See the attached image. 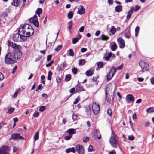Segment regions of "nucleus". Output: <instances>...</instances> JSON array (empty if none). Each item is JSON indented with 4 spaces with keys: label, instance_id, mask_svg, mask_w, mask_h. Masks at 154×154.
<instances>
[{
    "label": "nucleus",
    "instance_id": "nucleus-1",
    "mask_svg": "<svg viewBox=\"0 0 154 154\" xmlns=\"http://www.w3.org/2000/svg\"><path fill=\"white\" fill-rule=\"evenodd\" d=\"M109 142L111 146L113 148H117L120 147L118 137L112 130V134L110 138Z\"/></svg>",
    "mask_w": 154,
    "mask_h": 154
},
{
    "label": "nucleus",
    "instance_id": "nucleus-2",
    "mask_svg": "<svg viewBox=\"0 0 154 154\" xmlns=\"http://www.w3.org/2000/svg\"><path fill=\"white\" fill-rule=\"evenodd\" d=\"M115 91H113L111 95H110L109 93H107V89H105L106 98L107 102L109 104L113 103L114 100V94Z\"/></svg>",
    "mask_w": 154,
    "mask_h": 154
},
{
    "label": "nucleus",
    "instance_id": "nucleus-3",
    "mask_svg": "<svg viewBox=\"0 0 154 154\" xmlns=\"http://www.w3.org/2000/svg\"><path fill=\"white\" fill-rule=\"evenodd\" d=\"M31 27H32L29 24H25L19 28L18 30V32L22 34H25L26 30L29 29L30 28H31Z\"/></svg>",
    "mask_w": 154,
    "mask_h": 154
},
{
    "label": "nucleus",
    "instance_id": "nucleus-4",
    "mask_svg": "<svg viewBox=\"0 0 154 154\" xmlns=\"http://www.w3.org/2000/svg\"><path fill=\"white\" fill-rule=\"evenodd\" d=\"M23 36L19 33L14 34L13 36V39L15 42H20L24 41L25 39L23 38Z\"/></svg>",
    "mask_w": 154,
    "mask_h": 154
},
{
    "label": "nucleus",
    "instance_id": "nucleus-5",
    "mask_svg": "<svg viewBox=\"0 0 154 154\" xmlns=\"http://www.w3.org/2000/svg\"><path fill=\"white\" fill-rule=\"evenodd\" d=\"M100 109V106L96 102H94L92 105V109L94 113L97 114L99 112Z\"/></svg>",
    "mask_w": 154,
    "mask_h": 154
},
{
    "label": "nucleus",
    "instance_id": "nucleus-6",
    "mask_svg": "<svg viewBox=\"0 0 154 154\" xmlns=\"http://www.w3.org/2000/svg\"><path fill=\"white\" fill-rule=\"evenodd\" d=\"M29 20L35 26L38 27L39 26V22L38 21L37 17L36 15H35L34 17L30 18Z\"/></svg>",
    "mask_w": 154,
    "mask_h": 154
},
{
    "label": "nucleus",
    "instance_id": "nucleus-7",
    "mask_svg": "<svg viewBox=\"0 0 154 154\" xmlns=\"http://www.w3.org/2000/svg\"><path fill=\"white\" fill-rule=\"evenodd\" d=\"M34 32V30L32 27H31L26 30L25 34H23L24 37H29L31 35H32Z\"/></svg>",
    "mask_w": 154,
    "mask_h": 154
},
{
    "label": "nucleus",
    "instance_id": "nucleus-8",
    "mask_svg": "<svg viewBox=\"0 0 154 154\" xmlns=\"http://www.w3.org/2000/svg\"><path fill=\"white\" fill-rule=\"evenodd\" d=\"M92 135L93 138L94 139L97 138L99 139L101 138V135L98 130H94L92 132Z\"/></svg>",
    "mask_w": 154,
    "mask_h": 154
},
{
    "label": "nucleus",
    "instance_id": "nucleus-9",
    "mask_svg": "<svg viewBox=\"0 0 154 154\" xmlns=\"http://www.w3.org/2000/svg\"><path fill=\"white\" fill-rule=\"evenodd\" d=\"M139 64L142 69H144L146 71L149 70V66L147 63L141 61L139 62Z\"/></svg>",
    "mask_w": 154,
    "mask_h": 154
},
{
    "label": "nucleus",
    "instance_id": "nucleus-10",
    "mask_svg": "<svg viewBox=\"0 0 154 154\" xmlns=\"http://www.w3.org/2000/svg\"><path fill=\"white\" fill-rule=\"evenodd\" d=\"M8 147L7 146H3L0 148V154H9L8 151Z\"/></svg>",
    "mask_w": 154,
    "mask_h": 154
},
{
    "label": "nucleus",
    "instance_id": "nucleus-11",
    "mask_svg": "<svg viewBox=\"0 0 154 154\" xmlns=\"http://www.w3.org/2000/svg\"><path fill=\"white\" fill-rule=\"evenodd\" d=\"M130 29V27L128 26L123 32L125 36L128 39L130 38L131 36Z\"/></svg>",
    "mask_w": 154,
    "mask_h": 154
},
{
    "label": "nucleus",
    "instance_id": "nucleus-12",
    "mask_svg": "<svg viewBox=\"0 0 154 154\" xmlns=\"http://www.w3.org/2000/svg\"><path fill=\"white\" fill-rule=\"evenodd\" d=\"M17 62L14 60H11L9 57L5 56V63L6 64H12Z\"/></svg>",
    "mask_w": 154,
    "mask_h": 154
},
{
    "label": "nucleus",
    "instance_id": "nucleus-13",
    "mask_svg": "<svg viewBox=\"0 0 154 154\" xmlns=\"http://www.w3.org/2000/svg\"><path fill=\"white\" fill-rule=\"evenodd\" d=\"M76 148L78 153L79 154H84V149L83 146L79 145H77L76 146Z\"/></svg>",
    "mask_w": 154,
    "mask_h": 154
},
{
    "label": "nucleus",
    "instance_id": "nucleus-14",
    "mask_svg": "<svg viewBox=\"0 0 154 154\" xmlns=\"http://www.w3.org/2000/svg\"><path fill=\"white\" fill-rule=\"evenodd\" d=\"M11 139L14 140H19L23 139V137L20 136L19 134H13L11 137Z\"/></svg>",
    "mask_w": 154,
    "mask_h": 154
},
{
    "label": "nucleus",
    "instance_id": "nucleus-15",
    "mask_svg": "<svg viewBox=\"0 0 154 154\" xmlns=\"http://www.w3.org/2000/svg\"><path fill=\"white\" fill-rule=\"evenodd\" d=\"M117 40L119 47L121 48H124L125 46V41L124 40L121 38H119L117 39Z\"/></svg>",
    "mask_w": 154,
    "mask_h": 154
},
{
    "label": "nucleus",
    "instance_id": "nucleus-16",
    "mask_svg": "<svg viewBox=\"0 0 154 154\" xmlns=\"http://www.w3.org/2000/svg\"><path fill=\"white\" fill-rule=\"evenodd\" d=\"M126 100L127 102H133L135 100V98L132 95L128 94L126 96Z\"/></svg>",
    "mask_w": 154,
    "mask_h": 154
},
{
    "label": "nucleus",
    "instance_id": "nucleus-17",
    "mask_svg": "<svg viewBox=\"0 0 154 154\" xmlns=\"http://www.w3.org/2000/svg\"><path fill=\"white\" fill-rule=\"evenodd\" d=\"M79 7L80 8H78L77 13L80 15L83 14L85 12V9L82 5H80Z\"/></svg>",
    "mask_w": 154,
    "mask_h": 154
},
{
    "label": "nucleus",
    "instance_id": "nucleus-18",
    "mask_svg": "<svg viewBox=\"0 0 154 154\" xmlns=\"http://www.w3.org/2000/svg\"><path fill=\"white\" fill-rule=\"evenodd\" d=\"M111 57H116L115 55L114 54H113L112 53L110 52L108 54V55L107 56H104L103 58L105 59V60L106 61H108L109 60V59Z\"/></svg>",
    "mask_w": 154,
    "mask_h": 154
},
{
    "label": "nucleus",
    "instance_id": "nucleus-19",
    "mask_svg": "<svg viewBox=\"0 0 154 154\" xmlns=\"http://www.w3.org/2000/svg\"><path fill=\"white\" fill-rule=\"evenodd\" d=\"M22 56V54L20 51L14 53V57L15 59H20Z\"/></svg>",
    "mask_w": 154,
    "mask_h": 154
},
{
    "label": "nucleus",
    "instance_id": "nucleus-20",
    "mask_svg": "<svg viewBox=\"0 0 154 154\" xmlns=\"http://www.w3.org/2000/svg\"><path fill=\"white\" fill-rule=\"evenodd\" d=\"M85 110L88 116H90L91 113V110L90 105H88L86 106L85 108Z\"/></svg>",
    "mask_w": 154,
    "mask_h": 154
},
{
    "label": "nucleus",
    "instance_id": "nucleus-21",
    "mask_svg": "<svg viewBox=\"0 0 154 154\" xmlns=\"http://www.w3.org/2000/svg\"><path fill=\"white\" fill-rule=\"evenodd\" d=\"M117 48V45L116 43L114 42L111 43L110 48L113 51H115Z\"/></svg>",
    "mask_w": 154,
    "mask_h": 154
},
{
    "label": "nucleus",
    "instance_id": "nucleus-22",
    "mask_svg": "<svg viewBox=\"0 0 154 154\" xmlns=\"http://www.w3.org/2000/svg\"><path fill=\"white\" fill-rule=\"evenodd\" d=\"M116 68L114 67H112L109 70V72L111 73V75H112V76H114L116 73Z\"/></svg>",
    "mask_w": 154,
    "mask_h": 154
},
{
    "label": "nucleus",
    "instance_id": "nucleus-23",
    "mask_svg": "<svg viewBox=\"0 0 154 154\" xmlns=\"http://www.w3.org/2000/svg\"><path fill=\"white\" fill-rule=\"evenodd\" d=\"M5 56L9 57L11 60H14V53L13 52H8Z\"/></svg>",
    "mask_w": 154,
    "mask_h": 154
},
{
    "label": "nucleus",
    "instance_id": "nucleus-24",
    "mask_svg": "<svg viewBox=\"0 0 154 154\" xmlns=\"http://www.w3.org/2000/svg\"><path fill=\"white\" fill-rule=\"evenodd\" d=\"M66 132L69 135H72L76 133V130L74 129H69L66 131Z\"/></svg>",
    "mask_w": 154,
    "mask_h": 154
},
{
    "label": "nucleus",
    "instance_id": "nucleus-25",
    "mask_svg": "<svg viewBox=\"0 0 154 154\" xmlns=\"http://www.w3.org/2000/svg\"><path fill=\"white\" fill-rule=\"evenodd\" d=\"M122 6L121 5H117L115 8V11L117 12H119L122 11Z\"/></svg>",
    "mask_w": 154,
    "mask_h": 154
},
{
    "label": "nucleus",
    "instance_id": "nucleus-26",
    "mask_svg": "<svg viewBox=\"0 0 154 154\" xmlns=\"http://www.w3.org/2000/svg\"><path fill=\"white\" fill-rule=\"evenodd\" d=\"M65 152L66 153H69L71 152L75 153V148L74 147H72L67 149L66 150Z\"/></svg>",
    "mask_w": 154,
    "mask_h": 154
},
{
    "label": "nucleus",
    "instance_id": "nucleus-27",
    "mask_svg": "<svg viewBox=\"0 0 154 154\" xmlns=\"http://www.w3.org/2000/svg\"><path fill=\"white\" fill-rule=\"evenodd\" d=\"M12 5H14L15 6H18L20 4V2L19 0L16 1H13L11 3Z\"/></svg>",
    "mask_w": 154,
    "mask_h": 154
},
{
    "label": "nucleus",
    "instance_id": "nucleus-28",
    "mask_svg": "<svg viewBox=\"0 0 154 154\" xmlns=\"http://www.w3.org/2000/svg\"><path fill=\"white\" fill-rule=\"evenodd\" d=\"M85 60L83 59H81L79 60V66L83 65L86 63Z\"/></svg>",
    "mask_w": 154,
    "mask_h": 154
},
{
    "label": "nucleus",
    "instance_id": "nucleus-29",
    "mask_svg": "<svg viewBox=\"0 0 154 154\" xmlns=\"http://www.w3.org/2000/svg\"><path fill=\"white\" fill-rule=\"evenodd\" d=\"M15 109V108L13 107H11L8 109V111L6 113L9 114H11Z\"/></svg>",
    "mask_w": 154,
    "mask_h": 154
},
{
    "label": "nucleus",
    "instance_id": "nucleus-30",
    "mask_svg": "<svg viewBox=\"0 0 154 154\" xmlns=\"http://www.w3.org/2000/svg\"><path fill=\"white\" fill-rule=\"evenodd\" d=\"M34 140L35 141L37 140L39 138V132L37 131L36 132L34 136Z\"/></svg>",
    "mask_w": 154,
    "mask_h": 154
},
{
    "label": "nucleus",
    "instance_id": "nucleus-31",
    "mask_svg": "<svg viewBox=\"0 0 154 154\" xmlns=\"http://www.w3.org/2000/svg\"><path fill=\"white\" fill-rule=\"evenodd\" d=\"M73 15V13L72 11L69 12L67 14L68 18L69 19H71L72 18Z\"/></svg>",
    "mask_w": 154,
    "mask_h": 154
},
{
    "label": "nucleus",
    "instance_id": "nucleus-32",
    "mask_svg": "<svg viewBox=\"0 0 154 154\" xmlns=\"http://www.w3.org/2000/svg\"><path fill=\"white\" fill-rule=\"evenodd\" d=\"M132 11H133L132 10L130 9V10L128 12L127 16V19H129L130 18L132 14Z\"/></svg>",
    "mask_w": 154,
    "mask_h": 154
},
{
    "label": "nucleus",
    "instance_id": "nucleus-33",
    "mask_svg": "<svg viewBox=\"0 0 154 154\" xmlns=\"http://www.w3.org/2000/svg\"><path fill=\"white\" fill-rule=\"evenodd\" d=\"M113 76L111 75V73L108 72L106 75L107 80L108 81H109L110 80Z\"/></svg>",
    "mask_w": 154,
    "mask_h": 154
},
{
    "label": "nucleus",
    "instance_id": "nucleus-34",
    "mask_svg": "<svg viewBox=\"0 0 154 154\" xmlns=\"http://www.w3.org/2000/svg\"><path fill=\"white\" fill-rule=\"evenodd\" d=\"M93 74V72L90 70H87L86 72V74L87 76H91Z\"/></svg>",
    "mask_w": 154,
    "mask_h": 154
},
{
    "label": "nucleus",
    "instance_id": "nucleus-35",
    "mask_svg": "<svg viewBox=\"0 0 154 154\" xmlns=\"http://www.w3.org/2000/svg\"><path fill=\"white\" fill-rule=\"evenodd\" d=\"M116 31V28L113 26H111V28L110 30V31L112 34H114Z\"/></svg>",
    "mask_w": 154,
    "mask_h": 154
},
{
    "label": "nucleus",
    "instance_id": "nucleus-36",
    "mask_svg": "<svg viewBox=\"0 0 154 154\" xmlns=\"http://www.w3.org/2000/svg\"><path fill=\"white\" fill-rule=\"evenodd\" d=\"M140 8V7L138 5H136L135 6V8H132L131 9L132 11H136L138 10Z\"/></svg>",
    "mask_w": 154,
    "mask_h": 154
},
{
    "label": "nucleus",
    "instance_id": "nucleus-37",
    "mask_svg": "<svg viewBox=\"0 0 154 154\" xmlns=\"http://www.w3.org/2000/svg\"><path fill=\"white\" fill-rule=\"evenodd\" d=\"M12 47L18 50L19 49L20 46L17 45L15 43H13V44L12 45Z\"/></svg>",
    "mask_w": 154,
    "mask_h": 154
},
{
    "label": "nucleus",
    "instance_id": "nucleus-38",
    "mask_svg": "<svg viewBox=\"0 0 154 154\" xmlns=\"http://www.w3.org/2000/svg\"><path fill=\"white\" fill-rule=\"evenodd\" d=\"M139 29V27L138 26H137L135 29V35L136 37L138 35Z\"/></svg>",
    "mask_w": 154,
    "mask_h": 154
},
{
    "label": "nucleus",
    "instance_id": "nucleus-39",
    "mask_svg": "<svg viewBox=\"0 0 154 154\" xmlns=\"http://www.w3.org/2000/svg\"><path fill=\"white\" fill-rule=\"evenodd\" d=\"M83 87L80 85H78L76 88V91L78 92L81 91H83Z\"/></svg>",
    "mask_w": 154,
    "mask_h": 154
},
{
    "label": "nucleus",
    "instance_id": "nucleus-40",
    "mask_svg": "<svg viewBox=\"0 0 154 154\" xmlns=\"http://www.w3.org/2000/svg\"><path fill=\"white\" fill-rule=\"evenodd\" d=\"M146 111L148 113H151L154 112V108L152 107L146 109Z\"/></svg>",
    "mask_w": 154,
    "mask_h": 154
},
{
    "label": "nucleus",
    "instance_id": "nucleus-41",
    "mask_svg": "<svg viewBox=\"0 0 154 154\" xmlns=\"http://www.w3.org/2000/svg\"><path fill=\"white\" fill-rule=\"evenodd\" d=\"M101 37V40L103 41L107 40L109 38V37L105 35L104 34L102 35Z\"/></svg>",
    "mask_w": 154,
    "mask_h": 154
},
{
    "label": "nucleus",
    "instance_id": "nucleus-42",
    "mask_svg": "<svg viewBox=\"0 0 154 154\" xmlns=\"http://www.w3.org/2000/svg\"><path fill=\"white\" fill-rule=\"evenodd\" d=\"M42 12V9L41 8H38L36 12V13L40 16V14Z\"/></svg>",
    "mask_w": 154,
    "mask_h": 154
},
{
    "label": "nucleus",
    "instance_id": "nucleus-43",
    "mask_svg": "<svg viewBox=\"0 0 154 154\" xmlns=\"http://www.w3.org/2000/svg\"><path fill=\"white\" fill-rule=\"evenodd\" d=\"M52 73L51 71H49L48 72V74L47 77V79L48 80H51V76L52 75Z\"/></svg>",
    "mask_w": 154,
    "mask_h": 154
},
{
    "label": "nucleus",
    "instance_id": "nucleus-44",
    "mask_svg": "<svg viewBox=\"0 0 154 154\" xmlns=\"http://www.w3.org/2000/svg\"><path fill=\"white\" fill-rule=\"evenodd\" d=\"M71 75L70 74L66 75V76L65 80L66 81H68L70 80L71 78Z\"/></svg>",
    "mask_w": 154,
    "mask_h": 154
},
{
    "label": "nucleus",
    "instance_id": "nucleus-45",
    "mask_svg": "<svg viewBox=\"0 0 154 154\" xmlns=\"http://www.w3.org/2000/svg\"><path fill=\"white\" fill-rule=\"evenodd\" d=\"M69 55L71 56H73L74 55V53L72 49H70L69 51Z\"/></svg>",
    "mask_w": 154,
    "mask_h": 154
},
{
    "label": "nucleus",
    "instance_id": "nucleus-46",
    "mask_svg": "<svg viewBox=\"0 0 154 154\" xmlns=\"http://www.w3.org/2000/svg\"><path fill=\"white\" fill-rule=\"evenodd\" d=\"M62 48V46L61 45H58L55 49L54 50L56 51H58Z\"/></svg>",
    "mask_w": 154,
    "mask_h": 154
},
{
    "label": "nucleus",
    "instance_id": "nucleus-47",
    "mask_svg": "<svg viewBox=\"0 0 154 154\" xmlns=\"http://www.w3.org/2000/svg\"><path fill=\"white\" fill-rule=\"evenodd\" d=\"M79 40V39L77 38H75L72 39V42L73 44H75L77 42H78Z\"/></svg>",
    "mask_w": 154,
    "mask_h": 154
},
{
    "label": "nucleus",
    "instance_id": "nucleus-48",
    "mask_svg": "<svg viewBox=\"0 0 154 154\" xmlns=\"http://www.w3.org/2000/svg\"><path fill=\"white\" fill-rule=\"evenodd\" d=\"M97 66L98 68H102L103 66V63L102 62H100L97 63Z\"/></svg>",
    "mask_w": 154,
    "mask_h": 154
},
{
    "label": "nucleus",
    "instance_id": "nucleus-49",
    "mask_svg": "<svg viewBox=\"0 0 154 154\" xmlns=\"http://www.w3.org/2000/svg\"><path fill=\"white\" fill-rule=\"evenodd\" d=\"M107 113L109 116H111L112 114V109H108L107 111Z\"/></svg>",
    "mask_w": 154,
    "mask_h": 154
},
{
    "label": "nucleus",
    "instance_id": "nucleus-50",
    "mask_svg": "<svg viewBox=\"0 0 154 154\" xmlns=\"http://www.w3.org/2000/svg\"><path fill=\"white\" fill-rule=\"evenodd\" d=\"M72 135H69V136H67L65 137V140H70L72 137Z\"/></svg>",
    "mask_w": 154,
    "mask_h": 154
},
{
    "label": "nucleus",
    "instance_id": "nucleus-51",
    "mask_svg": "<svg viewBox=\"0 0 154 154\" xmlns=\"http://www.w3.org/2000/svg\"><path fill=\"white\" fill-rule=\"evenodd\" d=\"M20 91V89H18L16 91L14 95V98H15L17 97V94H18V92Z\"/></svg>",
    "mask_w": 154,
    "mask_h": 154
},
{
    "label": "nucleus",
    "instance_id": "nucleus-52",
    "mask_svg": "<svg viewBox=\"0 0 154 154\" xmlns=\"http://www.w3.org/2000/svg\"><path fill=\"white\" fill-rule=\"evenodd\" d=\"M45 109V106H41L39 109V111L40 112H43Z\"/></svg>",
    "mask_w": 154,
    "mask_h": 154
},
{
    "label": "nucleus",
    "instance_id": "nucleus-53",
    "mask_svg": "<svg viewBox=\"0 0 154 154\" xmlns=\"http://www.w3.org/2000/svg\"><path fill=\"white\" fill-rule=\"evenodd\" d=\"M69 26L68 27V28L69 30H70L72 28V21H70L69 23Z\"/></svg>",
    "mask_w": 154,
    "mask_h": 154
},
{
    "label": "nucleus",
    "instance_id": "nucleus-54",
    "mask_svg": "<svg viewBox=\"0 0 154 154\" xmlns=\"http://www.w3.org/2000/svg\"><path fill=\"white\" fill-rule=\"evenodd\" d=\"M80 100V98L79 97H78L75 99V101L74 102L73 104H76Z\"/></svg>",
    "mask_w": 154,
    "mask_h": 154
},
{
    "label": "nucleus",
    "instance_id": "nucleus-55",
    "mask_svg": "<svg viewBox=\"0 0 154 154\" xmlns=\"http://www.w3.org/2000/svg\"><path fill=\"white\" fill-rule=\"evenodd\" d=\"M72 72L75 74H77V69L76 68H74L72 69Z\"/></svg>",
    "mask_w": 154,
    "mask_h": 154
},
{
    "label": "nucleus",
    "instance_id": "nucleus-56",
    "mask_svg": "<svg viewBox=\"0 0 154 154\" xmlns=\"http://www.w3.org/2000/svg\"><path fill=\"white\" fill-rule=\"evenodd\" d=\"M78 117V116L77 115L73 114L72 116V119L74 121L77 119Z\"/></svg>",
    "mask_w": 154,
    "mask_h": 154
},
{
    "label": "nucleus",
    "instance_id": "nucleus-57",
    "mask_svg": "<svg viewBox=\"0 0 154 154\" xmlns=\"http://www.w3.org/2000/svg\"><path fill=\"white\" fill-rule=\"evenodd\" d=\"M128 139L130 140H132L134 139V137L132 135H129L128 136Z\"/></svg>",
    "mask_w": 154,
    "mask_h": 154
},
{
    "label": "nucleus",
    "instance_id": "nucleus-58",
    "mask_svg": "<svg viewBox=\"0 0 154 154\" xmlns=\"http://www.w3.org/2000/svg\"><path fill=\"white\" fill-rule=\"evenodd\" d=\"M33 116L35 117H38L39 116V112H36L34 113L33 114Z\"/></svg>",
    "mask_w": 154,
    "mask_h": 154
},
{
    "label": "nucleus",
    "instance_id": "nucleus-59",
    "mask_svg": "<svg viewBox=\"0 0 154 154\" xmlns=\"http://www.w3.org/2000/svg\"><path fill=\"white\" fill-rule=\"evenodd\" d=\"M53 62L54 61H51L49 63L46 65V67H48L50 66L53 64Z\"/></svg>",
    "mask_w": 154,
    "mask_h": 154
},
{
    "label": "nucleus",
    "instance_id": "nucleus-60",
    "mask_svg": "<svg viewBox=\"0 0 154 154\" xmlns=\"http://www.w3.org/2000/svg\"><path fill=\"white\" fill-rule=\"evenodd\" d=\"M7 16V13L6 12H4L1 15V17H4Z\"/></svg>",
    "mask_w": 154,
    "mask_h": 154
},
{
    "label": "nucleus",
    "instance_id": "nucleus-61",
    "mask_svg": "<svg viewBox=\"0 0 154 154\" xmlns=\"http://www.w3.org/2000/svg\"><path fill=\"white\" fill-rule=\"evenodd\" d=\"M87 50V49L86 48H83L81 49V51L83 53L86 51Z\"/></svg>",
    "mask_w": 154,
    "mask_h": 154
},
{
    "label": "nucleus",
    "instance_id": "nucleus-62",
    "mask_svg": "<svg viewBox=\"0 0 154 154\" xmlns=\"http://www.w3.org/2000/svg\"><path fill=\"white\" fill-rule=\"evenodd\" d=\"M92 149H93V147H92V146L90 145L88 147V151L89 152H91L92 151Z\"/></svg>",
    "mask_w": 154,
    "mask_h": 154
},
{
    "label": "nucleus",
    "instance_id": "nucleus-63",
    "mask_svg": "<svg viewBox=\"0 0 154 154\" xmlns=\"http://www.w3.org/2000/svg\"><path fill=\"white\" fill-rule=\"evenodd\" d=\"M52 55H50L47 56V60L48 61H49L51 58Z\"/></svg>",
    "mask_w": 154,
    "mask_h": 154
},
{
    "label": "nucleus",
    "instance_id": "nucleus-64",
    "mask_svg": "<svg viewBox=\"0 0 154 154\" xmlns=\"http://www.w3.org/2000/svg\"><path fill=\"white\" fill-rule=\"evenodd\" d=\"M17 66H15L14 67L13 69V71L12 72V73L13 74H14L15 73L16 70V69H17Z\"/></svg>",
    "mask_w": 154,
    "mask_h": 154
}]
</instances>
